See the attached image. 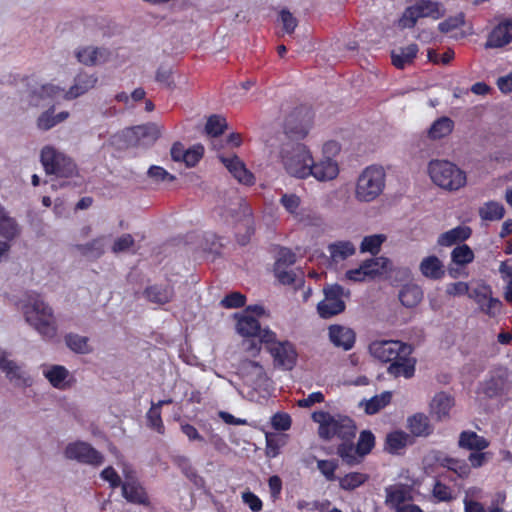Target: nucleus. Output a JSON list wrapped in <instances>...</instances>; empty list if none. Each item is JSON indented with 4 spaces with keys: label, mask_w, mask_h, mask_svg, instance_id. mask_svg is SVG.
<instances>
[{
    "label": "nucleus",
    "mask_w": 512,
    "mask_h": 512,
    "mask_svg": "<svg viewBox=\"0 0 512 512\" xmlns=\"http://www.w3.org/2000/svg\"><path fill=\"white\" fill-rule=\"evenodd\" d=\"M98 79L95 75L87 73H79L75 79L74 84L66 92L59 86L53 84L41 85L39 88H28L27 99L30 106L38 107L46 99L53 100L63 93L66 100L75 99L90 89L94 88Z\"/></svg>",
    "instance_id": "obj_1"
},
{
    "label": "nucleus",
    "mask_w": 512,
    "mask_h": 512,
    "mask_svg": "<svg viewBox=\"0 0 512 512\" xmlns=\"http://www.w3.org/2000/svg\"><path fill=\"white\" fill-rule=\"evenodd\" d=\"M313 420L319 424V437L325 441L337 438L340 441L354 440L357 427L354 420L348 416L331 415L320 411L313 413Z\"/></svg>",
    "instance_id": "obj_2"
},
{
    "label": "nucleus",
    "mask_w": 512,
    "mask_h": 512,
    "mask_svg": "<svg viewBox=\"0 0 512 512\" xmlns=\"http://www.w3.org/2000/svg\"><path fill=\"white\" fill-rule=\"evenodd\" d=\"M24 316L26 321L33 326L44 339H52L56 336L57 327L53 311L38 294L30 296V303L24 306Z\"/></svg>",
    "instance_id": "obj_3"
},
{
    "label": "nucleus",
    "mask_w": 512,
    "mask_h": 512,
    "mask_svg": "<svg viewBox=\"0 0 512 512\" xmlns=\"http://www.w3.org/2000/svg\"><path fill=\"white\" fill-rule=\"evenodd\" d=\"M385 183L386 172L382 166H367L357 178L355 198L360 202H372L382 194Z\"/></svg>",
    "instance_id": "obj_4"
},
{
    "label": "nucleus",
    "mask_w": 512,
    "mask_h": 512,
    "mask_svg": "<svg viewBox=\"0 0 512 512\" xmlns=\"http://www.w3.org/2000/svg\"><path fill=\"white\" fill-rule=\"evenodd\" d=\"M428 173L434 184L448 191H455L466 184V174L456 164L448 160H432Z\"/></svg>",
    "instance_id": "obj_5"
},
{
    "label": "nucleus",
    "mask_w": 512,
    "mask_h": 512,
    "mask_svg": "<svg viewBox=\"0 0 512 512\" xmlns=\"http://www.w3.org/2000/svg\"><path fill=\"white\" fill-rule=\"evenodd\" d=\"M262 342L272 356L276 368L290 371L296 366L298 353L293 343L288 340L278 341L273 331H265L262 334Z\"/></svg>",
    "instance_id": "obj_6"
},
{
    "label": "nucleus",
    "mask_w": 512,
    "mask_h": 512,
    "mask_svg": "<svg viewBox=\"0 0 512 512\" xmlns=\"http://www.w3.org/2000/svg\"><path fill=\"white\" fill-rule=\"evenodd\" d=\"M312 155L301 143L286 145L282 150V163L286 172L296 178L304 179L311 174Z\"/></svg>",
    "instance_id": "obj_7"
},
{
    "label": "nucleus",
    "mask_w": 512,
    "mask_h": 512,
    "mask_svg": "<svg viewBox=\"0 0 512 512\" xmlns=\"http://www.w3.org/2000/svg\"><path fill=\"white\" fill-rule=\"evenodd\" d=\"M40 160L47 174L61 178H70L78 174L74 160L53 146L47 145L42 148Z\"/></svg>",
    "instance_id": "obj_8"
},
{
    "label": "nucleus",
    "mask_w": 512,
    "mask_h": 512,
    "mask_svg": "<svg viewBox=\"0 0 512 512\" xmlns=\"http://www.w3.org/2000/svg\"><path fill=\"white\" fill-rule=\"evenodd\" d=\"M314 113L308 106L296 107L285 119L284 132L291 139H303L312 127Z\"/></svg>",
    "instance_id": "obj_9"
},
{
    "label": "nucleus",
    "mask_w": 512,
    "mask_h": 512,
    "mask_svg": "<svg viewBox=\"0 0 512 512\" xmlns=\"http://www.w3.org/2000/svg\"><path fill=\"white\" fill-rule=\"evenodd\" d=\"M371 355L385 363L396 361L401 355L412 354V347L399 340L374 341L369 345Z\"/></svg>",
    "instance_id": "obj_10"
},
{
    "label": "nucleus",
    "mask_w": 512,
    "mask_h": 512,
    "mask_svg": "<svg viewBox=\"0 0 512 512\" xmlns=\"http://www.w3.org/2000/svg\"><path fill=\"white\" fill-rule=\"evenodd\" d=\"M323 293L324 299L317 305V310L320 317L328 319L332 316L342 313L345 310V292L341 285H328L323 288Z\"/></svg>",
    "instance_id": "obj_11"
},
{
    "label": "nucleus",
    "mask_w": 512,
    "mask_h": 512,
    "mask_svg": "<svg viewBox=\"0 0 512 512\" xmlns=\"http://www.w3.org/2000/svg\"><path fill=\"white\" fill-rule=\"evenodd\" d=\"M64 454L67 459L76 460L79 463L94 467H98L104 463L102 453L89 443L83 441L69 443L65 448Z\"/></svg>",
    "instance_id": "obj_12"
},
{
    "label": "nucleus",
    "mask_w": 512,
    "mask_h": 512,
    "mask_svg": "<svg viewBox=\"0 0 512 512\" xmlns=\"http://www.w3.org/2000/svg\"><path fill=\"white\" fill-rule=\"evenodd\" d=\"M469 296L479 305L485 314L495 317L500 314L502 302L492 297L491 288L488 285H479L469 293Z\"/></svg>",
    "instance_id": "obj_13"
},
{
    "label": "nucleus",
    "mask_w": 512,
    "mask_h": 512,
    "mask_svg": "<svg viewBox=\"0 0 512 512\" xmlns=\"http://www.w3.org/2000/svg\"><path fill=\"white\" fill-rule=\"evenodd\" d=\"M237 332L245 338H258V343H255L254 341L251 344V348L255 349L256 351L260 350V344H263L262 342V334H264L265 331H271L268 328L262 329L260 326L259 321L249 315V314H242L237 321L236 324Z\"/></svg>",
    "instance_id": "obj_14"
},
{
    "label": "nucleus",
    "mask_w": 512,
    "mask_h": 512,
    "mask_svg": "<svg viewBox=\"0 0 512 512\" xmlns=\"http://www.w3.org/2000/svg\"><path fill=\"white\" fill-rule=\"evenodd\" d=\"M219 160L239 183L247 186L254 184V175L246 168V165L238 156L226 157L220 155Z\"/></svg>",
    "instance_id": "obj_15"
},
{
    "label": "nucleus",
    "mask_w": 512,
    "mask_h": 512,
    "mask_svg": "<svg viewBox=\"0 0 512 512\" xmlns=\"http://www.w3.org/2000/svg\"><path fill=\"white\" fill-rule=\"evenodd\" d=\"M512 42V18L500 21L489 33L485 48H502Z\"/></svg>",
    "instance_id": "obj_16"
},
{
    "label": "nucleus",
    "mask_w": 512,
    "mask_h": 512,
    "mask_svg": "<svg viewBox=\"0 0 512 512\" xmlns=\"http://www.w3.org/2000/svg\"><path fill=\"white\" fill-rule=\"evenodd\" d=\"M123 497L132 504L149 506V496L142 484L134 477L127 478L122 486Z\"/></svg>",
    "instance_id": "obj_17"
},
{
    "label": "nucleus",
    "mask_w": 512,
    "mask_h": 512,
    "mask_svg": "<svg viewBox=\"0 0 512 512\" xmlns=\"http://www.w3.org/2000/svg\"><path fill=\"white\" fill-rule=\"evenodd\" d=\"M143 295L151 303L165 305L173 300L175 291L171 284H154L147 286Z\"/></svg>",
    "instance_id": "obj_18"
},
{
    "label": "nucleus",
    "mask_w": 512,
    "mask_h": 512,
    "mask_svg": "<svg viewBox=\"0 0 512 512\" xmlns=\"http://www.w3.org/2000/svg\"><path fill=\"white\" fill-rule=\"evenodd\" d=\"M435 463L464 479L470 475L471 469L466 460L450 457L442 452L435 455Z\"/></svg>",
    "instance_id": "obj_19"
},
{
    "label": "nucleus",
    "mask_w": 512,
    "mask_h": 512,
    "mask_svg": "<svg viewBox=\"0 0 512 512\" xmlns=\"http://www.w3.org/2000/svg\"><path fill=\"white\" fill-rule=\"evenodd\" d=\"M329 339L334 346L348 351L353 348L356 336L352 329L335 324L329 327Z\"/></svg>",
    "instance_id": "obj_20"
},
{
    "label": "nucleus",
    "mask_w": 512,
    "mask_h": 512,
    "mask_svg": "<svg viewBox=\"0 0 512 512\" xmlns=\"http://www.w3.org/2000/svg\"><path fill=\"white\" fill-rule=\"evenodd\" d=\"M311 174L310 176L315 177L319 181H330L335 179L339 174V167L335 160L331 158H325L319 162H311Z\"/></svg>",
    "instance_id": "obj_21"
},
{
    "label": "nucleus",
    "mask_w": 512,
    "mask_h": 512,
    "mask_svg": "<svg viewBox=\"0 0 512 512\" xmlns=\"http://www.w3.org/2000/svg\"><path fill=\"white\" fill-rule=\"evenodd\" d=\"M490 445L489 440L485 437L478 435L475 431L464 430L460 433L458 439V446L461 449L468 451H483Z\"/></svg>",
    "instance_id": "obj_22"
},
{
    "label": "nucleus",
    "mask_w": 512,
    "mask_h": 512,
    "mask_svg": "<svg viewBox=\"0 0 512 512\" xmlns=\"http://www.w3.org/2000/svg\"><path fill=\"white\" fill-rule=\"evenodd\" d=\"M421 274L430 280H440L445 276L443 262L435 255L424 257L419 265Z\"/></svg>",
    "instance_id": "obj_23"
},
{
    "label": "nucleus",
    "mask_w": 512,
    "mask_h": 512,
    "mask_svg": "<svg viewBox=\"0 0 512 512\" xmlns=\"http://www.w3.org/2000/svg\"><path fill=\"white\" fill-rule=\"evenodd\" d=\"M407 428L415 437H427L434 431V427L430 423L429 417L424 413H415L408 417Z\"/></svg>",
    "instance_id": "obj_24"
},
{
    "label": "nucleus",
    "mask_w": 512,
    "mask_h": 512,
    "mask_svg": "<svg viewBox=\"0 0 512 512\" xmlns=\"http://www.w3.org/2000/svg\"><path fill=\"white\" fill-rule=\"evenodd\" d=\"M472 229L469 226L459 225L442 233L437 240L438 245L450 247L452 245L463 243L470 238Z\"/></svg>",
    "instance_id": "obj_25"
},
{
    "label": "nucleus",
    "mask_w": 512,
    "mask_h": 512,
    "mask_svg": "<svg viewBox=\"0 0 512 512\" xmlns=\"http://www.w3.org/2000/svg\"><path fill=\"white\" fill-rule=\"evenodd\" d=\"M415 364L416 360L410 355H401L396 361L389 365L387 372L394 377L403 376L409 379L414 376Z\"/></svg>",
    "instance_id": "obj_26"
},
{
    "label": "nucleus",
    "mask_w": 512,
    "mask_h": 512,
    "mask_svg": "<svg viewBox=\"0 0 512 512\" xmlns=\"http://www.w3.org/2000/svg\"><path fill=\"white\" fill-rule=\"evenodd\" d=\"M418 46L415 43L398 50H392L391 61L397 69H404L407 65L413 63L418 53Z\"/></svg>",
    "instance_id": "obj_27"
},
{
    "label": "nucleus",
    "mask_w": 512,
    "mask_h": 512,
    "mask_svg": "<svg viewBox=\"0 0 512 512\" xmlns=\"http://www.w3.org/2000/svg\"><path fill=\"white\" fill-rule=\"evenodd\" d=\"M109 52L106 49L85 47L77 51L76 57L85 65H96L107 61Z\"/></svg>",
    "instance_id": "obj_28"
},
{
    "label": "nucleus",
    "mask_w": 512,
    "mask_h": 512,
    "mask_svg": "<svg viewBox=\"0 0 512 512\" xmlns=\"http://www.w3.org/2000/svg\"><path fill=\"white\" fill-rule=\"evenodd\" d=\"M423 298V291L416 284H406L399 292V300L407 308L416 307Z\"/></svg>",
    "instance_id": "obj_29"
},
{
    "label": "nucleus",
    "mask_w": 512,
    "mask_h": 512,
    "mask_svg": "<svg viewBox=\"0 0 512 512\" xmlns=\"http://www.w3.org/2000/svg\"><path fill=\"white\" fill-rule=\"evenodd\" d=\"M453 129L454 121L447 116H442L432 123L428 130V137L432 140L442 139L450 135Z\"/></svg>",
    "instance_id": "obj_30"
},
{
    "label": "nucleus",
    "mask_w": 512,
    "mask_h": 512,
    "mask_svg": "<svg viewBox=\"0 0 512 512\" xmlns=\"http://www.w3.org/2000/svg\"><path fill=\"white\" fill-rule=\"evenodd\" d=\"M454 405V399L444 393H438L435 395L431 402V411L437 416L438 420H442L449 415V411Z\"/></svg>",
    "instance_id": "obj_31"
},
{
    "label": "nucleus",
    "mask_w": 512,
    "mask_h": 512,
    "mask_svg": "<svg viewBox=\"0 0 512 512\" xmlns=\"http://www.w3.org/2000/svg\"><path fill=\"white\" fill-rule=\"evenodd\" d=\"M0 369L6 373V377L17 385L25 383L20 367L14 362L7 360L6 353L0 350Z\"/></svg>",
    "instance_id": "obj_32"
},
{
    "label": "nucleus",
    "mask_w": 512,
    "mask_h": 512,
    "mask_svg": "<svg viewBox=\"0 0 512 512\" xmlns=\"http://www.w3.org/2000/svg\"><path fill=\"white\" fill-rule=\"evenodd\" d=\"M368 479L369 475L362 472H349L337 478L339 487L344 491H353L364 485Z\"/></svg>",
    "instance_id": "obj_33"
},
{
    "label": "nucleus",
    "mask_w": 512,
    "mask_h": 512,
    "mask_svg": "<svg viewBox=\"0 0 512 512\" xmlns=\"http://www.w3.org/2000/svg\"><path fill=\"white\" fill-rule=\"evenodd\" d=\"M409 435L404 431H393L387 434L385 440V450L396 454L399 450L405 448L408 444Z\"/></svg>",
    "instance_id": "obj_34"
},
{
    "label": "nucleus",
    "mask_w": 512,
    "mask_h": 512,
    "mask_svg": "<svg viewBox=\"0 0 512 512\" xmlns=\"http://www.w3.org/2000/svg\"><path fill=\"white\" fill-rule=\"evenodd\" d=\"M505 208L504 206L496 201L486 202L479 209V216L482 220L486 221H498L504 217Z\"/></svg>",
    "instance_id": "obj_35"
},
{
    "label": "nucleus",
    "mask_w": 512,
    "mask_h": 512,
    "mask_svg": "<svg viewBox=\"0 0 512 512\" xmlns=\"http://www.w3.org/2000/svg\"><path fill=\"white\" fill-rule=\"evenodd\" d=\"M130 131L137 138V145L153 143L158 138V130L154 125H139Z\"/></svg>",
    "instance_id": "obj_36"
},
{
    "label": "nucleus",
    "mask_w": 512,
    "mask_h": 512,
    "mask_svg": "<svg viewBox=\"0 0 512 512\" xmlns=\"http://www.w3.org/2000/svg\"><path fill=\"white\" fill-rule=\"evenodd\" d=\"M328 251L334 261L345 260L355 253V247L350 241H339L328 246Z\"/></svg>",
    "instance_id": "obj_37"
},
{
    "label": "nucleus",
    "mask_w": 512,
    "mask_h": 512,
    "mask_svg": "<svg viewBox=\"0 0 512 512\" xmlns=\"http://www.w3.org/2000/svg\"><path fill=\"white\" fill-rule=\"evenodd\" d=\"M337 454L348 465H354L359 462L354 440L341 441L337 446Z\"/></svg>",
    "instance_id": "obj_38"
},
{
    "label": "nucleus",
    "mask_w": 512,
    "mask_h": 512,
    "mask_svg": "<svg viewBox=\"0 0 512 512\" xmlns=\"http://www.w3.org/2000/svg\"><path fill=\"white\" fill-rule=\"evenodd\" d=\"M474 258V252L467 244L457 245L451 252V261L457 266L468 265Z\"/></svg>",
    "instance_id": "obj_39"
},
{
    "label": "nucleus",
    "mask_w": 512,
    "mask_h": 512,
    "mask_svg": "<svg viewBox=\"0 0 512 512\" xmlns=\"http://www.w3.org/2000/svg\"><path fill=\"white\" fill-rule=\"evenodd\" d=\"M392 399V394L389 391H385L380 395H375L366 401L365 412L369 415L378 413L381 409L385 408Z\"/></svg>",
    "instance_id": "obj_40"
},
{
    "label": "nucleus",
    "mask_w": 512,
    "mask_h": 512,
    "mask_svg": "<svg viewBox=\"0 0 512 512\" xmlns=\"http://www.w3.org/2000/svg\"><path fill=\"white\" fill-rule=\"evenodd\" d=\"M386 504L390 505L397 511L398 507L405 505L406 491L401 486H388L385 488Z\"/></svg>",
    "instance_id": "obj_41"
},
{
    "label": "nucleus",
    "mask_w": 512,
    "mask_h": 512,
    "mask_svg": "<svg viewBox=\"0 0 512 512\" xmlns=\"http://www.w3.org/2000/svg\"><path fill=\"white\" fill-rule=\"evenodd\" d=\"M65 343L75 353L87 354L91 351L88 338L85 336L69 333L65 336Z\"/></svg>",
    "instance_id": "obj_42"
},
{
    "label": "nucleus",
    "mask_w": 512,
    "mask_h": 512,
    "mask_svg": "<svg viewBox=\"0 0 512 512\" xmlns=\"http://www.w3.org/2000/svg\"><path fill=\"white\" fill-rule=\"evenodd\" d=\"M375 446V436L370 430H363L360 432L357 444L356 452L359 457L366 456L369 454Z\"/></svg>",
    "instance_id": "obj_43"
},
{
    "label": "nucleus",
    "mask_w": 512,
    "mask_h": 512,
    "mask_svg": "<svg viewBox=\"0 0 512 512\" xmlns=\"http://www.w3.org/2000/svg\"><path fill=\"white\" fill-rule=\"evenodd\" d=\"M385 240L386 237L383 234L365 236L360 245L361 252H369L372 255H376Z\"/></svg>",
    "instance_id": "obj_44"
},
{
    "label": "nucleus",
    "mask_w": 512,
    "mask_h": 512,
    "mask_svg": "<svg viewBox=\"0 0 512 512\" xmlns=\"http://www.w3.org/2000/svg\"><path fill=\"white\" fill-rule=\"evenodd\" d=\"M363 263L364 265H369L367 270L372 280L375 277L382 275L387 270L390 261L385 257H377L365 260Z\"/></svg>",
    "instance_id": "obj_45"
},
{
    "label": "nucleus",
    "mask_w": 512,
    "mask_h": 512,
    "mask_svg": "<svg viewBox=\"0 0 512 512\" xmlns=\"http://www.w3.org/2000/svg\"><path fill=\"white\" fill-rule=\"evenodd\" d=\"M338 461L335 459H321L317 460V469L325 477L327 481L337 480L336 470L338 469Z\"/></svg>",
    "instance_id": "obj_46"
},
{
    "label": "nucleus",
    "mask_w": 512,
    "mask_h": 512,
    "mask_svg": "<svg viewBox=\"0 0 512 512\" xmlns=\"http://www.w3.org/2000/svg\"><path fill=\"white\" fill-rule=\"evenodd\" d=\"M419 14L422 17H433L439 18L441 16L440 13V3L432 0H421L415 4Z\"/></svg>",
    "instance_id": "obj_47"
},
{
    "label": "nucleus",
    "mask_w": 512,
    "mask_h": 512,
    "mask_svg": "<svg viewBox=\"0 0 512 512\" xmlns=\"http://www.w3.org/2000/svg\"><path fill=\"white\" fill-rule=\"evenodd\" d=\"M227 127L226 119L219 115H211L205 125V131L212 137L221 135Z\"/></svg>",
    "instance_id": "obj_48"
},
{
    "label": "nucleus",
    "mask_w": 512,
    "mask_h": 512,
    "mask_svg": "<svg viewBox=\"0 0 512 512\" xmlns=\"http://www.w3.org/2000/svg\"><path fill=\"white\" fill-rule=\"evenodd\" d=\"M68 376V370L64 366L55 365L45 372V377L55 388H60Z\"/></svg>",
    "instance_id": "obj_49"
},
{
    "label": "nucleus",
    "mask_w": 512,
    "mask_h": 512,
    "mask_svg": "<svg viewBox=\"0 0 512 512\" xmlns=\"http://www.w3.org/2000/svg\"><path fill=\"white\" fill-rule=\"evenodd\" d=\"M421 18V14H419L417 8L415 5H412V6H408L402 16L400 17L399 21H398V26L400 28H413L416 23H417V20Z\"/></svg>",
    "instance_id": "obj_50"
},
{
    "label": "nucleus",
    "mask_w": 512,
    "mask_h": 512,
    "mask_svg": "<svg viewBox=\"0 0 512 512\" xmlns=\"http://www.w3.org/2000/svg\"><path fill=\"white\" fill-rule=\"evenodd\" d=\"M173 462L189 480L196 482L199 476L188 457L178 455L174 457Z\"/></svg>",
    "instance_id": "obj_51"
},
{
    "label": "nucleus",
    "mask_w": 512,
    "mask_h": 512,
    "mask_svg": "<svg viewBox=\"0 0 512 512\" xmlns=\"http://www.w3.org/2000/svg\"><path fill=\"white\" fill-rule=\"evenodd\" d=\"M75 248L84 256L99 257L103 253V246L100 239H93L86 244H77Z\"/></svg>",
    "instance_id": "obj_52"
},
{
    "label": "nucleus",
    "mask_w": 512,
    "mask_h": 512,
    "mask_svg": "<svg viewBox=\"0 0 512 512\" xmlns=\"http://www.w3.org/2000/svg\"><path fill=\"white\" fill-rule=\"evenodd\" d=\"M147 425L152 430H155L159 434L165 433V426L162 421L161 411L157 410V408H152L148 410L146 414Z\"/></svg>",
    "instance_id": "obj_53"
},
{
    "label": "nucleus",
    "mask_w": 512,
    "mask_h": 512,
    "mask_svg": "<svg viewBox=\"0 0 512 512\" xmlns=\"http://www.w3.org/2000/svg\"><path fill=\"white\" fill-rule=\"evenodd\" d=\"M465 24V16L464 14L458 13L455 16H450L444 21L440 22L438 25L439 30L442 33H449L455 29L462 27Z\"/></svg>",
    "instance_id": "obj_54"
},
{
    "label": "nucleus",
    "mask_w": 512,
    "mask_h": 512,
    "mask_svg": "<svg viewBox=\"0 0 512 512\" xmlns=\"http://www.w3.org/2000/svg\"><path fill=\"white\" fill-rule=\"evenodd\" d=\"M220 304L227 309L241 308L246 304V296L240 292H231L221 300Z\"/></svg>",
    "instance_id": "obj_55"
},
{
    "label": "nucleus",
    "mask_w": 512,
    "mask_h": 512,
    "mask_svg": "<svg viewBox=\"0 0 512 512\" xmlns=\"http://www.w3.org/2000/svg\"><path fill=\"white\" fill-rule=\"evenodd\" d=\"M296 262V254L289 248L281 247L278 251L274 268L289 267Z\"/></svg>",
    "instance_id": "obj_56"
},
{
    "label": "nucleus",
    "mask_w": 512,
    "mask_h": 512,
    "mask_svg": "<svg viewBox=\"0 0 512 512\" xmlns=\"http://www.w3.org/2000/svg\"><path fill=\"white\" fill-rule=\"evenodd\" d=\"M292 424V419L288 413L277 412L271 418V425L277 431L289 430Z\"/></svg>",
    "instance_id": "obj_57"
},
{
    "label": "nucleus",
    "mask_w": 512,
    "mask_h": 512,
    "mask_svg": "<svg viewBox=\"0 0 512 512\" xmlns=\"http://www.w3.org/2000/svg\"><path fill=\"white\" fill-rule=\"evenodd\" d=\"M204 148L202 145H195L192 148L186 150L185 158L183 162L187 167H194L203 157Z\"/></svg>",
    "instance_id": "obj_58"
},
{
    "label": "nucleus",
    "mask_w": 512,
    "mask_h": 512,
    "mask_svg": "<svg viewBox=\"0 0 512 512\" xmlns=\"http://www.w3.org/2000/svg\"><path fill=\"white\" fill-rule=\"evenodd\" d=\"M433 496L439 502H450L453 500L452 490L441 481H436L432 490Z\"/></svg>",
    "instance_id": "obj_59"
},
{
    "label": "nucleus",
    "mask_w": 512,
    "mask_h": 512,
    "mask_svg": "<svg viewBox=\"0 0 512 512\" xmlns=\"http://www.w3.org/2000/svg\"><path fill=\"white\" fill-rule=\"evenodd\" d=\"M369 265H364L362 262L358 268L350 269L346 272V278L354 282H363L371 280L367 268Z\"/></svg>",
    "instance_id": "obj_60"
},
{
    "label": "nucleus",
    "mask_w": 512,
    "mask_h": 512,
    "mask_svg": "<svg viewBox=\"0 0 512 512\" xmlns=\"http://www.w3.org/2000/svg\"><path fill=\"white\" fill-rule=\"evenodd\" d=\"M55 125H57V121H55L54 106H52L38 117L37 126L39 129L46 131Z\"/></svg>",
    "instance_id": "obj_61"
},
{
    "label": "nucleus",
    "mask_w": 512,
    "mask_h": 512,
    "mask_svg": "<svg viewBox=\"0 0 512 512\" xmlns=\"http://www.w3.org/2000/svg\"><path fill=\"white\" fill-rule=\"evenodd\" d=\"M280 203L290 214H296L297 209L300 206V197L296 194H283L280 198Z\"/></svg>",
    "instance_id": "obj_62"
},
{
    "label": "nucleus",
    "mask_w": 512,
    "mask_h": 512,
    "mask_svg": "<svg viewBox=\"0 0 512 512\" xmlns=\"http://www.w3.org/2000/svg\"><path fill=\"white\" fill-rule=\"evenodd\" d=\"M100 476L103 480L107 481L110 487L113 489L122 486L123 484L119 474L112 466H108L103 469Z\"/></svg>",
    "instance_id": "obj_63"
},
{
    "label": "nucleus",
    "mask_w": 512,
    "mask_h": 512,
    "mask_svg": "<svg viewBox=\"0 0 512 512\" xmlns=\"http://www.w3.org/2000/svg\"><path fill=\"white\" fill-rule=\"evenodd\" d=\"M280 19L282 21L285 32L288 34H292L298 25L297 19L293 16V14L290 11L286 9L281 10Z\"/></svg>",
    "instance_id": "obj_64"
}]
</instances>
